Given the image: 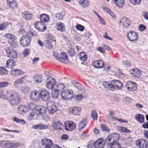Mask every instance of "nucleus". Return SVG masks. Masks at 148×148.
<instances>
[{"mask_svg": "<svg viewBox=\"0 0 148 148\" xmlns=\"http://www.w3.org/2000/svg\"><path fill=\"white\" fill-rule=\"evenodd\" d=\"M6 93L7 100H8L11 105H15L19 103L20 98L18 92L13 90H7Z\"/></svg>", "mask_w": 148, "mask_h": 148, "instance_id": "nucleus-1", "label": "nucleus"}, {"mask_svg": "<svg viewBox=\"0 0 148 148\" xmlns=\"http://www.w3.org/2000/svg\"><path fill=\"white\" fill-rule=\"evenodd\" d=\"M60 95L62 99L68 100L73 99L74 97V94L71 90L67 89L62 91Z\"/></svg>", "mask_w": 148, "mask_h": 148, "instance_id": "nucleus-2", "label": "nucleus"}, {"mask_svg": "<svg viewBox=\"0 0 148 148\" xmlns=\"http://www.w3.org/2000/svg\"><path fill=\"white\" fill-rule=\"evenodd\" d=\"M53 56L56 59L62 63H65L69 60L66 53L64 52H61L59 54L57 52H54Z\"/></svg>", "mask_w": 148, "mask_h": 148, "instance_id": "nucleus-3", "label": "nucleus"}, {"mask_svg": "<svg viewBox=\"0 0 148 148\" xmlns=\"http://www.w3.org/2000/svg\"><path fill=\"white\" fill-rule=\"evenodd\" d=\"M47 106L48 111L51 114H53L58 110V108L53 102L51 101H48Z\"/></svg>", "mask_w": 148, "mask_h": 148, "instance_id": "nucleus-4", "label": "nucleus"}, {"mask_svg": "<svg viewBox=\"0 0 148 148\" xmlns=\"http://www.w3.org/2000/svg\"><path fill=\"white\" fill-rule=\"evenodd\" d=\"M125 87L128 90L132 92L136 91L137 89L136 83L131 81H129L126 82Z\"/></svg>", "mask_w": 148, "mask_h": 148, "instance_id": "nucleus-5", "label": "nucleus"}, {"mask_svg": "<svg viewBox=\"0 0 148 148\" xmlns=\"http://www.w3.org/2000/svg\"><path fill=\"white\" fill-rule=\"evenodd\" d=\"M64 129L66 131L74 130L76 127V124L71 121H66L64 123Z\"/></svg>", "mask_w": 148, "mask_h": 148, "instance_id": "nucleus-6", "label": "nucleus"}, {"mask_svg": "<svg viewBox=\"0 0 148 148\" xmlns=\"http://www.w3.org/2000/svg\"><path fill=\"white\" fill-rule=\"evenodd\" d=\"M110 86L111 88H110V90L113 91L115 88L117 89L120 90L123 87L122 84L118 80H114L111 81V85Z\"/></svg>", "mask_w": 148, "mask_h": 148, "instance_id": "nucleus-7", "label": "nucleus"}, {"mask_svg": "<svg viewBox=\"0 0 148 148\" xmlns=\"http://www.w3.org/2000/svg\"><path fill=\"white\" fill-rule=\"evenodd\" d=\"M31 39L29 36L27 35L23 36L20 40V44L23 47H27L30 44Z\"/></svg>", "mask_w": 148, "mask_h": 148, "instance_id": "nucleus-8", "label": "nucleus"}, {"mask_svg": "<svg viewBox=\"0 0 148 148\" xmlns=\"http://www.w3.org/2000/svg\"><path fill=\"white\" fill-rule=\"evenodd\" d=\"M69 113L76 116H79L80 114L81 108L79 107H71L69 108Z\"/></svg>", "mask_w": 148, "mask_h": 148, "instance_id": "nucleus-9", "label": "nucleus"}, {"mask_svg": "<svg viewBox=\"0 0 148 148\" xmlns=\"http://www.w3.org/2000/svg\"><path fill=\"white\" fill-rule=\"evenodd\" d=\"M5 51L7 56L8 58H15L17 57V52L14 50L10 47L6 49Z\"/></svg>", "mask_w": 148, "mask_h": 148, "instance_id": "nucleus-10", "label": "nucleus"}, {"mask_svg": "<svg viewBox=\"0 0 148 148\" xmlns=\"http://www.w3.org/2000/svg\"><path fill=\"white\" fill-rule=\"evenodd\" d=\"M40 142L41 145L43 147H52L53 145V141L47 138H42Z\"/></svg>", "mask_w": 148, "mask_h": 148, "instance_id": "nucleus-11", "label": "nucleus"}, {"mask_svg": "<svg viewBox=\"0 0 148 148\" xmlns=\"http://www.w3.org/2000/svg\"><path fill=\"white\" fill-rule=\"evenodd\" d=\"M40 92L37 90H34L31 92L30 95V99L35 101H38L40 99Z\"/></svg>", "mask_w": 148, "mask_h": 148, "instance_id": "nucleus-12", "label": "nucleus"}, {"mask_svg": "<svg viewBox=\"0 0 148 148\" xmlns=\"http://www.w3.org/2000/svg\"><path fill=\"white\" fill-rule=\"evenodd\" d=\"M136 144L139 148H146L148 147V142L143 139L137 140L136 141Z\"/></svg>", "mask_w": 148, "mask_h": 148, "instance_id": "nucleus-13", "label": "nucleus"}, {"mask_svg": "<svg viewBox=\"0 0 148 148\" xmlns=\"http://www.w3.org/2000/svg\"><path fill=\"white\" fill-rule=\"evenodd\" d=\"M56 83V79L49 76L47 78L46 86L48 89H52Z\"/></svg>", "mask_w": 148, "mask_h": 148, "instance_id": "nucleus-14", "label": "nucleus"}, {"mask_svg": "<svg viewBox=\"0 0 148 148\" xmlns=\"http://www.w3.org/2000/svg\"><path fill=\"white\" fill-rule=\"evenodd\" d=\"M127 38L130 41L134 42L138 40V36L135 32L131 31L128 32Z\"/></svg>", "mask_w": 148, "mask_h": 148, "instance_id": "nucleus-15", "label": "nucleus"}, {"mask_svg": "<svg viewBox=\"0 0 148 148\" xmlns=\"http://www.w3.org/2000/svg\"><path fill=\"white\" fill-rule=\"evenodd\" d=\"M35 28L39 31L42 32L46 30L45 24L41 21H38L35 24Z\"/></svg>", "mask_w": 148, "mask_h": 148, "instance_id": "nucleus-16", "label": "nucleus"}, {"mask_svg": "<svg viewBox=\"0 0 148 148\" xmlns=\"http://www.w3.org/2000/svg\"><path fill=\"white\" fill-rule=\"evenodd\" d=\"M94 145L95 148H104L105 147L104 140L102 138H99L94 142Z\"/></svg>", "mask_w": 148, "mask_h": 148, "instance_id": "nucleus-17", "label": "nucleus"}, {"mask_svg": "<svg viewBox=\"0 0 148 148\" xmlns=\"http://www.w3.org/2000/svg\"><path fill=\"white\" fill-rule=\"evenodd\" d=\"M119 23L125 28L128 27L131 24L130 20L126 17L122 18L119 21Z\"/></svg>", "mask_w": 148, "mask_h": 148, "instance_id": "nucleus-18", "label": "nucleus"}, {"mask_svg": "<svg viewBox=\"0 0 148 148\" xmlns=\"http://www.w3.org/2000/svg\"><path fill=\"white\" fill-rule=\"evenodd\" d=\"M27 77V76L26 75L16 79L13 84L14 87L15 88H18L20 84H22L24 82V79H25Z\"/></svg>", "mask_w": 148, "mask_h": 148, "instance_id": "nucleus-19", "label": "nucleus"}, {"mask_svg": "<svg viewBox=\"0 0 148 148\" xmlns=\"http://www.w3.org/2000/svg\"><path fill=\"white\" fill-rule=\"evenodd\" d=\"M40 98L43 101H47L50 99V95L49 92L47 90H42L40 92Z\"/></svg>", "mask_w": 148, "mask_h": 148, "instance_id": "nucleus-20", "label": "nucleus"}, {"mask_svg": "<svg viewBox=\"0 0 148 148\" xmlns=\"http://www.w3.org/2000/svg\"><path fill=\"white\" fill-rule=\"evenodd\" d=\"M52 125V126L55 130L59 131L63 129V125L60 121H54L53 122Z\"/></svg>", "mask_w": 148, "mask_h": 148, "instance_id": "nucleus-21", "label": "nucleus"}, {"mask_svg": "<svg viewBox=\"0 0 148 148\" xmlns=\"http://www.w3.org/2000/svg\"><path fill=\"white\" fill-rule=\"evenodd\" d=\"M130 73L132 77L134 78H139L142 75L141 71L137 69H134L131 71Z\"/></svg>", "mask_w": 148, "mask_h": 148, "instance_id": "nucleus-22", "label": "nucleus"}, {"mask_svg": "<svg viewBox=\"0 0 148 148\" xmlns=\"http://www.w3.org/2000/svg\"><path fill=\"white\" fill-rule=\"evenodd\" d=\"M48 127V125H44L42 124L34 125L32 127V128L37 130H44L47 129Z\"/></svg>", "mask_w": 148, "mask_h": 148, "instance_id": "nucleus-23", "label": "nucleus"}, {"mask_svg": "<svg viewBox=\"0 0 148 148\" xmlns=\"http://www.w3.org/2000/svg\"><path fill=\"white\" fill-rule=\"evenodd\" d=\"M35 112L37 115H40L45 114L46 112V109L45 108L42 106H37Z\"/></svg>", "mask_w": 148, "mask_h": 148, "instance_id": "nucleus-24", "label": "nucleus"}, {"mask_svg": "<svg viewBox=\"0 0 148 148\" xmlns=\"http://www.w3.org/2000/svg\"><path fill=\"white\" fill-rule=\"evenodd\" d=\"M10 74L11 76H16L23 75L25 73L20 70L15 69L12 70L10 72Z\"/></svg>", "mask_w": 148, "mask_h": 148, "instance_id": "nucleus-25", "label": "nucleus"}, {"mask_svg": "<svg viewBox=\"0 0 148 148\" xmlns=\"http://www.w3.org/2000/svg\"><path fill=\"white\" fill-rule=\"evenodd\" d=\"M7 3L8 6L12 9L16 8L18 6L16 0H7Z\"/></svg>", "mask_w": 148, "mask_h": 148, "instance_id": "nucleus-26", "label": "nucleus"}, {"mask_svg": "<svg viewBox=\"0 0 148 148\" xmlns=\"http://www.w3.org/2000/svg\"><path fill=\"white\" fill-rule=\"evenodd\" d=\"M16 65V62L14 60L10 59L6 61V66L8 69H11L13 68Z\"/></svg>", "mask_w": 148, "mask_h": 148, "instance_id": "nucleus-27", "label": "nucleus"}, {"mask_svg": "<svg viewBox=\"0 0 148 148\" xmlns=\"http://www.w3.org/2000/svg\"><path fill=\"white\" fill-rule=\"evenodd\" d=\"M92 65L96 68L100 69L103 67L104 62L102 60H99L93 62Z\"/></svg>", "mask_w": 148, "mask_h": 148, "instance_id": "nucleus-28", "label": "nucleus"}, {"mask_svg": "<svg viewBox=\"0 0 148 148\" xmlns=\"http://www.w3.org/2000/svg\"><path fill=\"white\" fill-rule=\"evenodd\" d=\"M79 5L83 8H87L90 5L88 0H79Z\"/></svg>", "mask_w": 148, "mask_h": 148, "instance_id": "nucleus-29", "label": "nucleus"}, {"mask_svg": "<svg viewBox=\"0 0 148 148\" xmlns=\"http://www.w3.org/2000/svg\"><path fill=\"white\" fill-rule=\"evenodd\" d=\"M86 119L84 118L80 121L78 126V130L79 131H81L83 130L86 124Z\"/></svg>", "mask_w": 148, "mask_h": 148, "instance_id": "nucleus-30", "label": "nucleus"}, {"mask_svg": "<svg viewBox=\"0 0 148 148\" xmlns=\"http://www.w3.org/2000/svg\"><path fill=\"white\" fill-rule=\"evenodd\" d=\"M18 111L19 113L22 114L27 112L28 109L25 105H20L18 108Z\"/></svg>", "mask_w": 148, "mask_h": 148, "instance_id": "nucleus-31", "label": "nucleus"}, {"mask_svg": "<svg viewBox=\"0 0 148 148\" xmlns=\"http://www.w3.org/2000/svg\"><path fill=\"white\" fill-rule=\"evenodd\" d=\"M56 27L57 29L59 31L63 32L65 31V27L63 23L58 22L56 23Z\"/></svg>", "mask_w": 148, "mask_h": 148, "instance_id": "nucleus-32", "label": "nucleus"}, {"mask_svg": "<svg viewBox=\"0 0 148 148\" xmlns=\"http://www.w3.org/2000/svg\"><path fill=\"white\" fill-rule=\"evenodd\" d=\"M78 57L79 59L83 62L86 61L87 59V55L84 52L79 53Z\"/></svg>", "mask_w": 148, "mask_h": 148, "instance_id": "nucleus-33", "label": "nucleus"}, {"mask_svg": "<svg viewBox=\"0 0 148 148\" xmlns=\"http://www.w3.org/2000/svg\"><path fill=\"white\" fill-rule=\"evenodd\" d=\"M40 19L41 21L43 23L47 22L49 20V16L45 14H42L40 15Z\"/></svg>", "mask_w": 148, "mask_h": 148, "instance_id": "nucleus-34", "label": "nucleus"}, {"mask_svg": "<svg viewBox=\"0 0 148 148\" xmlns=\"http://www.w3.org/2000/svg\"><path fill=\"white\" fill-rule=\"evenodd\" d=\"M136 119L140 123H143L144 121V116L143 115L138 114L135 115Z\"/></svg>", "mask_w": 148, "mask_h": 148, "instance_id": "nucleus-35", "label": "nucleus"}, {"mask_svg": "<svg viewBox=\"0 0 148 148\" xmlns=\"http://www.w3.org/2000/svg\"><path fill=\"white\" fill-rule=\"evenodd\" d=\"M33 80L36 83H40L42 81V77L41 76L36 75L34 77Z\"/></svg>", "mask_w": 148, "mask_h": 148, "instance_id": "nucleus-36", "label": "nucleus"}, {"mask_svg": "<svg viewBox=\"0 0 148 148\" xmlns=\"http://www.w3.org/2000/svg\"><path fill=\"white\" fill-rule=\"evenodd\" d=\"M22 17L25 19L28 20L31 19L32 17V15L31 14L26 12L22 14Z\"/></svg>", "mask_w": 148, "mask_h": 148, "instance_id": "nucleus-37", "label": "nucleus"}, {"mask_svg": "<svg viewBox=\"0 0 148 148\" xmlns=\"http://www.w3.org/2000/svg\"><path fill=\"white\" fill-rule=\"evenodd\" d=\"M8 42L10 45L13 48H16L18 47V42L16 40V38L9 40Z\"/></svg>", "mask_w": 148, "mask_h": 148, "instance_id": "nucleus-38", "label": "nucleus"}, {"mask_svg": "<svg viewBox=\"0 0 148 148\" xmlns=\"http://www.w3.org/2000/svg\"><path fill=\"white\" fill-rule=\"evenodd\" d=\"M59 91L57 89H52L51 91V95L54 99H57L58 97Z\"/></svg>", "mask_w": 148, "mask_h": 148, "instance_id": "nucleus-39", "label": "nucleus"}, {"mask_svg": "<svg viewBox=\"0 0 148 148\" xmlns=\"http://www.w3.org/2000/svg\"><path fill=\"white\" fill-rule=\"evenodd\" d=\"M113 140L111 136L109 135L106 138L105 140V142L106 145L108 146H110L113 143Z\"/></svg>", "mask_w": 148, "mask_h": 148, "instance_id": "nucleus-40", "label": "nucleus"}, {"mask_svg": "<svg viewBox=\"0 0 148 148\" xmlns=\"http://www.w3.org/2000/svg\"><path fill=\"white\" fill-rule=\"evenodd\" d=\"M115 3L119 8H122L123 5V0H114Z\"/></svg>", "mask_w": 148, "mask_h": 148, "instance_id": "nucleus-41", "label": "nucleus"}, {"mask_svg": "<svg viewBox=\"0 0 148 148\" xmlns=\"http://www.w3.org/2000/svg\"><path fill=\"white\" fill-rule=\"evenodd\" d=\"M110 148H121L120 144L117 141H113L110 145Z\"/></svg>", "mask_w": 148, "mask_h": 148, "instance_id": "nucleus-42", "label": "nucleus"}, {"mask_svg": "<svg viewBox=\"0 0 148 148\" xmlns=\"http://www.w3.org/2000/svg\"><path fill=\"white\" fill-rule=\"evenodd\" d=\"M8 74L7 70L5 68L0 67V75L4 76Z\"/></svg>", "mask_w": 148, "mask_h": 148, "instance_id": "nucleus-43", "label": "nucleus"}, {"mask_svg": "<svg viewBox=\"0 0 148 148\" xmlns=\"http://www.w3.org/2000/svg\"><path fill=\"white\" fill-rule=\"evenodd\" d=\"M64 16V14L61 12L55 14V17L57 21H60L63 19Z\"/></svg>", "mask_w": 148, "mask_h": 148, "instance_id": "nucleus-44", "label": "nucleus"}, {"mask_svg": "<svg viewBox=\"0 0 148 148\" xmlns=\"http://www.w3.org/2000/svg\"><path fill=\"white\" fill-rule=\"evenodd\" d=\"M102 84L103 87L107 90H110V88H111V87L110 86V85H111V82L110 84L107 82H103Z\"/></svg>", "mask_w": 148, "mask_h": 148, "instance_id": "nucleus-45", "label": "nucleus"}, {"mask_svg": "<svg viewBox=\"0 0 148 148\" xmlns=\"http://www.w3.org/2000/svg\"><path fill=\"white\" fill-rule=\"evenodd\" d=\"M37 106L34 103L31 102L29 103L27 106V108L32 110L35 111L36 110V108L37 107Z\"/></svg>", "mask_w": 148, "mask_h": 148, "instance_id": "nucleus-46", "label": "nucleus"}, {"mask_svg": "<svg viewBox=\"0 0 148 148\" xmlns=\"http://www.w3.org/2000/svg\"><path fill=\"white\" fill-rule=\"evenodd\" d=\"M100 127L103 131L107 133H109L110 132V130L106 125L101 124Z\"/></svg>", "mask_w": 148, "mask_h": 148, "instance_id": "nucleus-47", "label": "nucleus"}, {"mask_svg": "<svg viewBox=\"0 0 148 148\" xmlns=\"http://www.w3.org/2000/svg\"><path fill=\"white\" fill-rule=\"evenodd\" d=\"M113 140V141H116L119 138V135L116 133H111L110 134Z\"/></svg>", "mask_w": 148, "mask_h": 148, "instance_id": "nucleus-48", "label": "nucleus"}, {"mask_svg": "<svg viewBox=\"0 0 148 148\" xmlns=\"http://www.w3.org/2000/svg\"><path fill=\"white\" fill-rule=\"evenodd\" d=\"M103 8L106 12L109 14L112 17L114 18H116L115 14L109 9L107 7H103Z\"/></svg>", "mask_w": 148, "mask_h": 148, "instance_id": "nucleus-49", "label": "nucleus"}, {"mask_svg": "<svg viewBox=\"0 0 148 148\" xmlns=\"http://www.w3.org/2000/svg\"><path fill=\"white\" fill-rule=\"evenodd\" d=\"M118 130L121 132L126 133H130L131 131L127 129L126 127H119L118 128Z\"/></svg>", "mask_w": 148, "mask_h": 148, "instance_id": "nucleus-50", "label": "nucleus"}, {"mask_svg": "<svg viewBox=\"0 0 148 148\" xmlns=\"http://www.w3.org/2000/svg\"><path fill=\"white\" fill-rule=\"evenodd\" d=\"M74 87L82 92L83 93L85 92V88L80 84H77L74 86Z\"/></svg>", "mask_w": 148, "mask_h": 148, "instance_id": "nucleus-51", "label": "nucleus"}, {"mask_svg": "<svg viewBox=\"0 0 148 148\" xmlns=\"http://www.w3.org/2000/svg\"><path fill=\"white\" fill-rule=\"evenodd\" d=\"M123 141L127 145H130L132 143L131 138H127L123 139Z\"/></svg>", "mask_w": 148, "mask_h": 148, "instance_id": "nucleus-52", "label": "nucleus"}, {"mask_svg": "<svg viewBox=\"0 0 148 148\" xmlns=\"http://www.w3.org/2000/svg\"><path fill=\"white\" fill-rule=\"evenodd\" d=\"M57 89L59 90H63L65 88V86L64 84L62 83H59L56 84V86Z\"/></svg>", "mask_w": 148, "mask_h": 148, "instance_id": "nucleus-53", "label": "nucleus"}, {"mask_svg": "<svg viewBox=\"0 0 148 148\" xmlns=\"http://www.w3.org/2000/svg\"><path fill=\"white\" fill-rule=\"evenodd\" d=\"M6 95V92L5 94H4L3 90L0 89V98L4 100H7V97Z\"/></svg>", "mask_w": 148, "mask_h": 148, "instance_id": "nucleus-54", "label": "nucleus"}, {"mask_svg": "<svg viewBox=\"0 0 148 148\" xmlns=\"http://www.w3.org/2000/svg\"><path fill=\"white\" fill-rule=\"evenodd\" d=\"M4 37L8 39H9V40L14 39V38H16L14 35L10 33L5 34L4 35Z\"/></svg>", "mask_w": 148, "mask_h": 148, "instance_id": "nucleus-55", "label": "nucleus"}, {"mask_svg": "<svg viewBox=\"0 0 148 148\" xmlns=\"http://www.w3.org/2000/svg\"><path fill=\"white\" fill-rule=\"evenodd\" d=\"M87 81L91 85H94L95 84L96 82V80L92 77H89L87 79Z\"/></svg>", "mask_w": 148, "mask_h": 148, "instance_id": "nucleus-56", "label": "nucleus"}, {"mask_svg": "<svg viewBox=\"0 0 148 148\" xmlns=\"http://www.w3.org/2000/svg\"><path fill=\"white\" fill-rule=\"evenodd\" d=\"M91 115V117L95 121L97 120L98 115L96 111L94 110L92 111Z\"/></svg>", "mask_w": 148, "mask_h": 148, "instance_id": "nucleus-57", "label": "nucleus"}, {"mask_svg": "<svg viewBox=\"0 0 148 148\" xmlns=\"http://www.w3.org/2000/svg\"><path fill=\"white\" fill-rule=\"evenodd\" d=\"M20 90L23 93H26L29 91V88L28 87L25 86H23L20 88Z\"/></svg>", "mask_w": 148, "mask_h": 148, "instance_id": "nucleus-58", "label": "nucleus"}, {"mask_svg": "<svg viewBox=\"0 0 148 148\" xmlns=\"http://www.w3.org/2000/svg\"><path fill=\"white\" fill-rule=\"evenodd\" d=\"M13 120L17 123H21L24 124L25 123V121L22 119H19L16 117H14L13 118Z\"/></svg>", "mask_w": 148, "mask_h": 148, "instance_id": "nucleus-59", "label": "nucleus"}, {"mask_svg": "<svg viewBox=\"0 0 148 148\" xmlns=\"http://www.w3.org/2000/svg\"><path fill=\"white\" fill-rule=\"evenodd\" d=\"M21 146V144L19 143H13L11 142V148H17Z\"/></svg>", "mask_w": 148, "mask_h": 148, "instance_id": "nucleus-60", "label": "nucleus"}, {"mask_svg": "<svg viewBox=\"0 0 148 148\" xmlns=\"http://www.w3.org/2000/svg\"><path fill=\"white\" fill-rule=\"evenodd\" d=\"M9 85V82L7 81L0 82V88H2L7 87Z\"/></svg>", "mask_w": 148, "mask_h": 148, "instance_id": "nucleus-61", "label": "nucleus"}, {"mask_svg": "<svg viewBox=\"0 0 148 148\" xmlns=\"http://www.w3.org/2000/svg\"><path fill=\"white\" fill-rule=\"evenodd\" d=\"M8 23L5 22L0 24V30H2L5 29L8 26Z\"/></svg>", "mask_w": 148, "mask_h": 148, "instance_id": "nucleus-62", "label": "nucleus"}, {"mask_svg": "<svg viewBox=\"0 0 148 148\" xmlns=\"http://www.w3.org/2000/svg\"><path fill=\"white\" fill-rule=\"evenodd\" d=\"M115 76L117 77L121 78H123L125 76L123 74L119 71L115 72Z\"/></svg>", "mask_w": 148, "mask_h": 148, "instance_id": "nucleus-63", "label": "nucleus"}, {"mask_svg": "<svg viewBox=\"0 0 148 148\" xmlns=\"http://www.w3.org/2000/svg\"><path fill=\"white\" fill-rule=\"evenodd\" d=\"M87 147L88 148H95L94 142L92 140L89 141Z\"/></svg>", "mask_w": 148, "mask_h": 148, "instance_id": "nucleus-64", "label": "nucleus"}]
</instances>
